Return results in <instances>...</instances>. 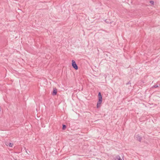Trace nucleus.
I'll list each match as a JSON object with an SVG mask.
<instances>
[{
	"label": "nucleus",
	"instance_id": "obj_4",
	"mask_svg": "<svg viewBox=\"0 0 160 160\" xmlns=\"http://www.w3.org/2000/svg\"><path fill=\"white\" fill-rule=\"evenodd\" d=\"M57 90L56 88H54L53 91L52 92V95H55L57 94Z\"/></svg>",
	"mask_w": 160,
	"mask_h": 160
},
{
	"label": "nucleus",
	"instance_id": "obj_9",
	"mask_svg": "<svg viewBox=\"0 0 160 160\" xmlns=\"http://www.w3.org/2000/svg\"><path fill=\"white\" fill-rule=\"evenodd\" d=\"M150 3L152 5L154 4V2L153 1H150Z\"/></svg>",
	"mask_w": 160,
	"mask_h": 160
},
{
	"label": "nucleus",
	"instance_id": "obj_2",
	"mask_svg": "<svg viewBox=\"0 0 160 160\" xmlns=\"http://www.w3.org/2000/svg\"><path fill=\"white\" fill-rule=\"evenodd\" d=\"M72 66L73 68H74L76 70H77L78 69V66L77 65V64L75 62L74 60H72Z\"/></svg>",
	"mask_w": 160,
	"mask_h": 160
},
{
	"label": "nucleus",
	"instance_id": "obj_8",
	"mask_svg": "<svg viewBox=\"0 0 160 160\" xmlns=\"http://www.w3.org/2000/svg\"><path fill=\"white\" fill-rule=\"evenodd\" d=\"M158 87V85H153L152 87V88H157Z\"/></svg>",
	"mask_w": 160,
	"mask_h": 160
},
{
	"label": "nucleus",
	"instance_id": "obj_1",
	"mask_svg": "<svg viewBox=\"0 0 160 160\" xmlns=\"http://www.w3.org/2000/svg\"><path fill=\"white\" fill-rule=\"evenodd\" d=\"M98 101L97 102V108H99L100 106H101V104L102 103V96L101 94V93L100 92H99L98 93Z\"/></svg>",
	"mask_w": 160,
	"mask_h": 160
},
{
	"label": "nucleus",
	"instance_id": "obj_7",
	"mask_svg": "<svg viewBox=\"0 0 160 160\" xmlns=\"http://www.w3.org/2000/svg\"><path fill=\"white\" fill-rule=\"evenodd\" d=\"M66 128V126L65 125L63 124L62 128L63 130L65 129Z\"/></svg>",
	"mask_w": 160,
	"mask_h": 160
},
{
	"label": "nucleus",
	"instance_id": "obj_6",
	"mask_svg": "<svg viewBox=\"0 0 160 160\" xmlns=\"http://www.w3.org/2000/svg\"><path fill=\"white\" fill-rule=\"evenodd\" d=\"M13 144L12 143H9L8 144V146L9 147H12Z\"/></svg>",
	"mask_w": 160,
	"mask_h": 160
},
{
	"label": "nucleus",
	"instance_id": "obj_5",
	"mask_svg": "<svg viewBox=\"0 0 160 160\" xmlns=\"http://www.w3.org/2000/svg\"><path fill=\"white\" fill-rule=\"evenodd\" d=\"M115 160H122V159L121 158H120V157L118 155L116 157Z\"/></svg>",
	"mask_w": 160,
	"mask_h": 160
},
{
	"label": "nucleus",
	"instance_id": "obj_3",
	"mask_svg": "<svg viewBox=\"0 0 160 160\" xmlns=\"http://www.w3.org/2000/svg\"><path fill=\"white\" fill-rule=\"evenodd\" d=\"M135 137L136 138L137 140L140 142H141L142 138L139 135H135Z\"/></svg>",
	"mask_w": 160,
	"mask_h": 160
}]
</instances>
